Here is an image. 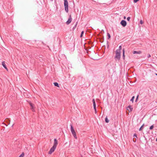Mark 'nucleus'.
Wrapping results in <instances>:
<instances>
[{
  "instance_id": "obj_25",
  "label": "nucleus",
  "mask_w": 157,
  "mask_h": 157,
  "mask_svg": "<svg viewBox=\"0 0 157 157\" xmlns=\"http://www.w3.org/2000/svg\"><path fill=\"white\" fill-rule=\"evenodd\" d=\"M77 23H76V24H75V26L73 27V29H74L76 28V26H77Z\"/></svg>"
},
{
  "instance_id": "obj_6",
  "label": "nucleus",
  "mask_w": 157,
  "mask_h": 157,
  "mask_svg": "<svg viewBox=\"0 0 157 157\" xmlns=\"http://www.w3.org/2000/svg\"><path fill=\"white\" fill-rule=\"evenodd\" d=\"M72 18H71V15H70L69 16V18L68 19V20L66 22V24L67 25H69L71 22V21H72Z\"/></svg>"
},
{
  "instance_id": "obj_31",
  "label": "nucleus",
  "mask_w": 157,
  "mask_h": 157,
  "mask_svg": "<svg viewBox=\"0 0 157 157\" xmlns=\"http://www.w3.org/2000/svg\"><path fill=\"white\" fill-rule=\"evenodd\" d=\"M151 57V55L150 54H148L147 55V58H149Z\"/></svg>"
},
{
  "instance_id": "obj_33",
  "label": "nucleus",
  "mask_w": 157,
  "mask_h": 157,
  "mask_svg": "<svg viewBox=\"0 0 157 157\" xmlns=\"http://www.w3.org/2000/svg\"><path fill=\"white\" fill-rule=\"evenodd\" d=\"M156 141H157V138L156 139Z\"/></svg>"
},
{
  "instance_id": "obj_9",
  "label": "nucleus",
  "mask_w": 157,
  "mask_h": 157,
  "mask_svg": "<svg viewBox=\"0 0 157 157\" xmlns=\"http://www.w3.org/2000/svg\"><path fill=\"white\" fill-rule=\"evenodd\" d=\"M142 53V52L140 51H134L133 52V54H140Z\"/></svg>"
},
{
  "instance_id": "obj_1",
  "label": "nucleus",
  "mask_w": 157,
  "mask_h": 157,
  "mask_svg": "<svg viewBox=\"0 0 157 157\" xmlns=\"http://www.w3.org/2000/svg\"><path fill=\"white\" fill-rule=\"evenodd\" d=\"M121 53L119 50H116V56H115L114 59L117 60H119L121 58Z\"/></svg>"
},
{
  "instance_id": "obj_19",
  "label": "nucleus",
  "mask_w": 157,
  "mask_h": 157,
  "mask_svg": "<svg viewBox=\"0 0 157 157\" xmlns=\"http://www.w3.org/2000/svg\"><path fill=\"white\" fill-rule=\"evenodd\" d=\"M92 101L93 102V106L94 105H96V103H95V100H94V99H93L92 100Z\"/></svg>"
},
{
  "instance_id": "obj_2",
  "label": "nucleus",
  "mask_w": 157,
  "mask_h": 157,
  "mask_svg": "<svg viewBox=\"0 0 157 157\" xmlns=\"http://www.w3.org/2000/svg\"><path fill=\"white\" fill-rule=\"evenodd\" d=\"M70 126H71V133H72L73 136L75 138L77 139V136L76 135V132H75L72 126V125L71 124Z\"/></svg>"
},
{
  "instance_id": "obj_10",
  "label": "nucleus",
  "mask_w": 157,
  "mask_h": 157,
  "mask_svg": "<svg viewBox=\"0 0 157 157\" xmlns=\"http://www.w3.org/2000/svg\"><path fill=\"white\" fill-rule=\"evenodd\" d=\"M127 109L128 110L129 112H131L133 108L131 105H129L127 107Z\"/></svg>"
},
{
  "instance_id": "obj_13",
  "label": "nucleus",
  "mask_w": 157,
  "mask_h": 157,
  "mask_svg": "<svg viewBox=\"0 0 157 157\" xmlns=\"http://www.w3.org/2000/svg\"><path fill=\"white\" fill-rule=\"evenodd\" d=\"M94 108L95 111V113L96 114L97 113V109L96 108V105H94Z\"/></svg>"
},
{
  "instance_id": "obj_28",
  "label": "nucleus",
  "mask_w": 157,
  "mask_h": 157,
  "mask_svg": "<svg viewBox=\"0 0 157 157\" xmlns=\"http://www.w3.org/2000/svg\"><path fill=\"white\" fill-rule=\"evenodd\" d=\"M140 24H142L143 23V21L142 20H141L140 21Z\"/></svg>"
},
{
  "instance_id": "obj_11",
  "label": "nucleus",
  "mask_w": 157,
  "mask_h": 157,
  "mask_svg": "<svg viewBox=\"0 0 157 157\" xmlns=\"http://www.w3.org/2000/svg\"><path fill=\"white\" fill-rule=\"evenodd\" d=\"M53 84H54V85L55 86H57L58 87H59V84L57 82H54Z\"/></svg>"
},
{
  "instance_id": "obj_27",
  "label": "nucleus",
  "mask_w": 157,
  "mask_h": 157,
  "mask_svg": "<svg viewBox=\"0 0 157 157\" xmlns=\"http://www.w3.org/2000/svg\"><path fill=\"white\" fill-rule=\"evenodd\" d=\"M139 0H133V2L134 3H136Z\"/></svg>"
},
{
  "instance_id": "obj_21",
  "label": "nucleus",
  "mask_w": 157,
  "mask_h": 157,
  "mask_svg": "<svg viewBox=\"0 0 157 157\" xmlns=\"http://www.w3.org/2000/svg\"><path fill=\"white\" fill-rule=\"evenodd\" d=\"M107 36H108V39H109L110 38V37H111L110 35L109 34V33H107Z\"/></svg>"
},
{
  "instance_id": "obj_8",
  "label": "nucleus",
  "mask_w": 157,
  "mask_h": 157,
  "mask_svg": "<svg viewBox=\"0 0 157 157\" xmlns=\"http://www.w3.org/2000/svg\"><path fill=\"white\" fill-rule=\"evenodd\" d=\"M2 65L3 66V67L7 71H8V69L6 67V66L5 64V61H2Z\"/></svg>"
},
{
  "instance_id": "obj_7",
  "label": "nucleus",
  "mask_w": 157,
  "mask_h": 157,
  "mask_svg": "<svg viewBox=\"0 0 157 157\" xmlns=\"http://www.w3.org/2000/svg\"><path fill=\"white\" fill-rule=\"evenodd\" d=\"M57 144H58V141L56 139H54V143L53 144V146L56 147Z\"/></svg>"
},
{
  "instance_id": "obj_29",
  "label": "nucleus",
  "mask_w": 157,
  "mask_h": 157,
  "mask_svg": "<svg viewBox=\"0 0 157 157\" xmlns=\"http://www.w3.org/2000/svg\"><path fill=\"white\" fill-rule=\"evenodd\" d=\"M138 97H139V95H138L137 96V97H136V102L137 101L138 99Z\"/></svg>"
},
{
  "instance_id": "obj_16",
  "label": "nucleus",
  "mask_w": 157,
  "mask_h": 157,
  "mask_svg": "<svg viewBox=\"0 0 157 157\" xmlns=\"http://www.w3.org/2000/svg\"><path fill=\"white\" fill-rule=\"evenodd\" d=\"M123 58L124 59V49H123Z\"/></svg>"
},
{
  "instance_id": "obj_20",
  "label": "nucleus",
  "mask_w": 157,
  "mask_h": 157,
  "mask_svg": "<svg viewBox=\"0 0 157 157\" xmlns=\"http://www.w3.org/2000/svg\"><path fill=\"white\" fill-rule=\"evenodd\" d=\"M122 47L121 46H119V49H117V50H119V51L121 52V50Z\"/></svg>"
},
{
  "instance_id": "obj_22",
  "label": "nucleus",
  "mask_w": 157,
  "mask_h": 157,
  "mask_svg": "<svg viewBox=\"0 0 157 157\" xmlns=\"http://www.w3.org/2000/svg\"><path fill=\"white\" fill-rule=\"evenodd\" d=\"M134 98H135L134 96H133L132 97V98L130 100V101H132L133 102V100H134Z\"/></svg>"
},
{
  "instance_id": "obj_4",
  "label": "nucleus",
  "mask_w": 157,
  "mask_h": 157,
  "mask_svg": "<svg viewBox=\"0 0 157 157\" xmlns=\"http://www.w3.org/2000/svg\"><path fill=\"white\" fill-rule=\"evenodd\" d=\"M56 148V147L53 146V147L50 149V151H48V154H51L54 151Z\"/></svg>"
},
{
  "instance_id": "obj_17",
  "label": "nucleus",
  "mask_w": 157,
  "mask_h": 157,
  "mask_svg": "<svg viewBox=\"0 0 157 157\" xmlns=\"http://www.w3.org/2000/svg\"><path fill=\"white\" fill-rule=\"evenodd\" d=\"M100 40V41L101 42V43L103 42V40H104V37H102L101 38Z\"/></svg>"
},
{
  "instance_id": "obj_23",
  "label": "nucleus",
  "mask_w": 157,
  "mask_h": 157,
  "mask_svg": "<svg viewBox=\"0 0 157 157\" xmlns=\"http://www.w3.org/2000/svg\"><path fill=\"white\" fill-rule=\"evenodd\" d=\"M84 33V32L83 31H82V32L81 34V35H80V37H82V36L83 35Z\"/></svg>"
},
{
  "instance_id": "obj_18",
  "label": "nucleus",
  "mask_w": 157,
  "mask_h": 157,
  "mask_svg": "<svg viewBox=\"0 0 157 157\" xmlns=\"http://www.w3.org/2000/svg\"><path fill=\"white\" fill-rule=\"evenodd\" d=\"M105 121L106 123H108L109 122V120L108 119L107 117H106L105 118Z\"/></svg>"
},
{
  "instance_id": "obj_34",
  "label": "nucleus",
  "mask_w": 157,
  "mask_h": 157,
  "mask_svg": "<svg viewBox=\"0 0 157 157\" xmlns=\"http://www.w3.org/2000/svg\"><path fill=\"white\" fill-rule=\"evenodd\" d=\"M156 75H157V74H155Z\"/></svg>"
},
{
  "instance_id": "obj_26",
  "label": "nucleus",
  "mask_w": 157,
  "mask_h": 157,
  "mask_svg": "<svg viewBox=\"0 0 157 157\" xmlns=\"http://www.w3.org/2000/svg\"><path fill=\"white\" fill-rule=\"evenodd\" d=\"M131 18L130 17H128L127 18V20L128 21H129L130 20Z\"/></svg>"
},
{
  "instance_id": "obj_15",
  "label": "nucleus",
  "mask_w": 157,
  "mask_h": 157,
  "mask_svg": "<svg viewBox=\"0 0 157 157\" xmlns=\"http://www.w3.org/2000/svg\"><path fill=\"white\" fill-rule=\"evenodd\" d=\"M24 152H22V153L19 156V157H24Z\"/></svg>"
},
{
  "instance_id": "obj_3",
  "label": "nucleus",
  "mask_w": 157,
  "mask_h": 157,
  "mask_svg": "<svg viewBox=\"0 0 157 157\" xmlns=\"http://www.w3.org/2000/svg\"><path fill=\"white\" fill-rule=\"evenodd\" d=\"M64 0L65 10L67 13H68V1L67 0Z\"/></svg>"
},
{
  "instance_id": "obj_5",
  "label": "nucleus",
  "mask_w": 157,
  "mask_h": 157,
  "mask_svg": "<svg viewBox=\"0 0 157 157\" xmlns=\"http://www.w3.org/2000/svg\"><path fill=\"white\" fill-rule=\"evenodd\" d=\"M121 24L124 27H125L127 25L126 21L124 20H122L121 22Z\"/></svg>"
},
{
  "instance_id": "obj_14",
  "label": "nucleus",
  "mask_w": 157,
  "mask_h": 157,
  "mask_svg": "<svg viewBox=\"0 0 157 157\" xmlns=\"http://www.w3.org/2000/svg\"><path fill=\"white\" fill-rule=\"evenodd\" d=\"M144 126V124H143L142 125V126L140 127V128L139 129V131H141L142 130V129L143 128V127Z\"/></svg>"
},
{
  "instance_id": "obj_24",
  "label": "nucleus",
  "mask_w": 157,
  "mask_h": 157,
  "mask_svg": "<svg viewBox=\"0 0 157 157\" xmlns=\"http://www.w3.org/2000/svg\"><path fill=\"white\" fill-rule=\"evenodd\" d=\"M153 128H154V125H152L150 127L149 129H151H151H153Z\"/></svg>"
},
{
  "instance_id": "obj_12",
  "label": "nucleus",
  "mask_w": 157,
  "mask_h": 157,
  "mask_svg": "<svg viewBox=\"0 0 157 157\" xmlns=\"http://www.w3.org/2000/svg\"><path fill=\"white\" fill-rule=\"evenodd\" d=\"M30 104V106L31 108V109L33 110V105L32 103H29Z\"/></svg>"
},
{
  "instance_id": "obj_30",
  "label": "nucleus",
  "mask_w": 157,
  "mask_h": 157,
  "mask_svg": "<svg viewBox=\"0 0 157 157\" xmlns=\"http://www.w3.org/2000/svg\"><path fill=\"white\" fill-rule=\"evenodd\" d=\"M133 136L136 137H137V135H136V133L134 134V135H133Z\"/></svg>"
},
{
  "instance_id": "obj_32",
  "label": "nucleus",
  "mask_w": 157,
  "mask_h": 157,
  "mask_svg": "<svg viewBox=\"0 0 157 157\" xmlns=\"http://www.w3.org/2000/svg\"><path fill=\"white\" fill-rule=\"evenodd\" d=\"M124 19H125V18H126V17L124 16Z\"/></svg>"
}]
</instances>
